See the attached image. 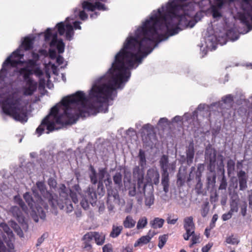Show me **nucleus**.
<instances>
[{
    "label": "nucleus",
    "mask_w": 252,
    "mask_h": 252,
    "mask_svg": "<svg viewBox=\"0 0 252 252\" xmlns=\"http://www.w3.org/2000/svg\"><path fill=\"white\" fill-rule=\"evenodd\" d=\"M38 56V54L34 53L32 51V67L35 64V62H34L33 59L37 58ZM34 74L36 75L40 78H40L41 76H42L43 74L42 71L40 69H39V68H36L35 69H33V68L32 67V74Z\"/></svg>",
    "instance_id": "nucleus-32"
},
{
    "label": "nucleus",
    "mask_w": 252,
    "mask_h": 252,
    "mask_svg": "<svg viewBox=\"0 0 252 252\" xmlns=\"http://www.w3.org/2000/svg\"><path fill=\"white\" fill-rule=\"evenodd\" d=\"M240 208V214L242 216L245 217L247 214V203L245 201H241L239 204Z\"/></svg>",
    "instance_id": "nucleus-42"
},
{
    "label": "nucleus",
    "mask_w": 252,
    "mask_h": 252,
    "mask_svg": "<svg viewBox=\"0 0 252 252\" xmlns=\"http://www.w3.org/2000/svg\"><path fill=\"white\" fill-rule=\"evenodd\" d=\"M58 30V32L60 35H63L66 30V25L64 24V22H61L58 23L56 27Z\"/></svg>",
    "instance_id": "nucleus-36"
},
{
    "label": "nucleus",
    "mask_w": 252,
    "mask_h": 252,
    "mask_svg": "<svg viewBox=\"0 0 252 252\" xmlns=\"http://www.w3.org/2000/svg\"><path fill=\"white\" fill-rule=\"evenodd\" d=\"M105 174V171L104 169H101L99 171L98 173V190H100L101 192H99V194L103 195L105 192V189L103 187L102 180L104 177Z\"/></svg>",
    "instance_id": "nucleus-22"
},
{
    "label": "nucleus",
    "mask_w": 252,
    "mask_h": 252,
    "mask_svg": "<svg viewBox=\"0 0 252 252\" xmlns=\"http://www.w3.org/2000/svg\"><path fill=\"white\" fill-rule=\"evenodd\" d=\"M136 194V189L135 185H133L132 187L128 189V195L130 196H134Z\"/></svg>",
    "instance_id": "nucleus-56"
},
{
    "label": "nucleus",
    "mask_w": 252,
    "mask_h": 252,
    "mask_svg": "<svg viewBox=\"0 0 252 252\" xmlns=\"http://www.w3.org/2000/svg\"><path fill=\"white\" fill-rule=\"evenodd\" d=\"M194 0L186 4H178L175 0L169 1L165 13L162 12L163 7L162 10L158 9L157 12L137 29L134 37L126 38L105 76L108 78L107 83L94 86L91 89V98H94L91 102V107H101L116 88L128 81L130 76L128 67L132 68L135 64L141 63L143 58L150 54L158 43L168 36L179 32V27L171 28L174 25H182L183 20L186 21V16L194 15L195 5L199 4L201 0Z\"/></svg>",
    "instance_id": "nucleus-1"
},
{
    "label": "nucleus",
    "mask_w": 252,
    "mask_h": 252,
    "mask_svg": "<svg viewBox=\"0 0 252 252\" xmlns=\"http://www.w3.org/2000/svg\"><path fill=\"white\" fill-rule=\"evenodd\" d=\"M152 237V236L149 235L143 236L134 243V246L136 247L140 244H147L150 241Z\"/></svg>",
    "instance_id": "nucleus-30"
},
{
    "label": "nucleus",
    "mask_w": 252,
    "mask_h": 252,
    "mask_svg": "<svg viewBox=\"0 0 252 252\" xmlns=\"http://www.w3.org/2000/svg\"><path fill=\"white\" fill-rule=\"evenodd\" d=\"M63 58L61 56L58 55L56 58V62L59 65H61L63 63Z\"/></svg>",
    "instance_id": "nucleus-63"
},
{
    "label": "nucleus",
    "mask_w": 252,
    "mask_h": 252,
    "mask_svg": "<svg viewBox=\"0 0 252 252\" xmlns=\"http://www.w3.org/2000/svg\"><path fill=\"white\" fill-rule=\"evenodd\" d=\"M222 101L225 104H231L233 102V97L231 94L227 95L222 98Z\"/></svg>",
    "instance_id": "nucleus-47"
},
{
    "label": "nucleus",
    "mask_w": 252,
    "mask_h": 252,
    "mask_svg": "<svg viewBox=\"0 0 252 252\" xmlns=\"http://www.w3.org/2000/svg\"><path fill=\"white\" fill-rule=\"evenodd\" d=\"M235 162L233 160L230 159L227 162V171L228 175L233 173L235 170Z\"/></svg>",
    "instance_id": "nucleus-34"
},
{
    "label": "nucleus",
    "mask_w": 252,
    "mask_h": 252,
    "mask_svg": "<svg viewBox=\"0 0 252 252\" xmlns=\"http://www.w3.org/2000/svg\"><path fill=\"white\" fill-rule=\"evenodd\" d=\"M45 79L44 78H39L38 85L37 84V87L39 91L42 94V95L44 94V92L45 91Z\"/></svg>",
    "instance_id": "nucleus-39"
},
{
    "label": "nucleus",
    "mask_w": 252,
    "mask_h": 252,
    "mask_svg": "<svg viewBox=\"0 0 252 252\" xmlns=\"http://www.w3.org/2000/svg\"><path fill=\"white\" fill-rule=\"evenodd\" d=\"M69 197L71 198L72 201L76 204L78 202L77 195L76 192L70 190Z\"/></svg>",
    "instance_id": "nucleus-52"
},
{
    "label": "nucleus",
    "mask_w": 252,
    "mask_h": 252,
    "mask_svg": "<svg viewBox=\"0 0 252 252\" xmlns=\"http://www.w3.org/2000/svg\"><path fill=\"white\" fill-rule=\"evenodd\" d=\"M48 234L47 233H43L42 236L39 238L37 240V243L36 244V246L38 247L40 246L44 241L45 239L48 237Z\"/></svg>",
    "instance_id": "nucleus-57"
},
{
    "label": "nucleus",
    "mask_w": 252,
    "mask_h": 252,
    "mask_svg": "<svg viewBox=\"0 0 252 252\" xmlns=\"http://www.w3.org/2000/svg\"><path fill=\"white\" fill-rule=\"evenodd\" d=\"M124 227L126 228H132L134 227L136 221L131 216H127L123 221Z\"/></svg>",
    "instance_id": "nucleus-23"
},
{
    "label": "nucleus",
    "mask_w": 252,
    "mask_h": 252,
    "mask_svg": "<svg viewBox=\"0 0 252 252\" xmlns=\"http://www.w3.org/2000/svg\"><path fill=\"white\" fill-rule=\"evenodd\" d=\"M10 212L19 222L24 221V217L20 208L16 206H12L10 209Z\"/></svg>",
    "instance_id": "nucleus-19"
},
{
    "label": "nucleus",
    "mask_w": 252,
    "mask_h": 252,
    "mask_svg": "<svg viewBox=\"0 0 252 252\" xmlns=\"http://www.w3.org/2000/svg\"><path fill=\"white\" fill-rule=\"evenodd\" d=\"M65 38L67 40L70 41L72 39L74 35L73 26L70 24H66Z\"/></svg>",
    "instance_id": "nucleus-26"
},
{
    "label": "nucleus",
    "mask_w": 252,
    "mask_h": 252,
    "mask_svg": "<svg viewBox=\"0 0 252 252\" xmlns=\"http://www.w3.org/2000/svg\"><path fill=\"white\" fill-rule=\"evenodd\" d=\"M123 229V226L122 225L117 226L113 225L112 230L110 233V237L115 238H117L121 233Z\"/></svg>",
    "instance_id": "nucleus-24"
},
{
    "label": "nucleus",
    "mask_w": 252,
    "mask_h": 252,
    "mask_svg": "<svg viewBox=\"0 0 252 252\" xmlns=\"http://www.w3.org/2000/svg\"><path fill=\"white\" fill-rule=\"evenodd\" d=\"M15 200L17 202L18 204L19 205L20 207L22 208V210L25 213H28V207L25 204L23 201L20 199V198H18L17 199V197H15Z\"/></svg>",
    "instance_id": "nucleus-46"
},
{
    "label": "nucleus",
    "mask_w": 252,
    "mask_h": 252,
    "mask_svg": "<svg viewBox=\"0 0 252 252\" xmlns=\"http://www.w3.org/2000/svg\"><path fill=\"white\" fill-rule=\"evenodd\" d=\"M187 178V173L185 172H181L180 171L177 174V184L179 187L184 185Z\"/></svg>",
    "instance_id": "nucleus-27"
},
{
    "label": "nucleus",
    "mask_w": 252,
    "mask_h": 252,
    "mask_svg": "<svg viewBox=\"0 0 252 252\" xmlns=\"http://www.w3.org/2000/svg\"><path fill=\"white\" fill-rule=\"evenodd\" d=\"M183 224L186 232L183 236L185 240L188 241L191 237V235L194 233L195 230V225L193 222V217L192 216L186 217L184 219Z\"/></svg>",
    "instance_id": "nucleus-9"
},
{
    "label": "nucleus",
    "mask_w": 252,
    "mask_h": 252,
    "mask_svg": "<svg viewBox=\"0 0 252 252\" xmlns=\"http://www.w3.org/2000/svg\"><path fill=\"white\" fill-rule=\"evenodd\" d=\"M240 241L236 237H234V235H232L229 237H227L226 239V242L227 244L231 245H237L239 243Z\"/></svg>",
    "instance_id": "nucleus-41"
},
{
    "label": "nucleus",
    "mask_w": 252,
    "mask_h": 252,
    "mask_svg": "<svg viewBox=\"0 0 252 252\" xmlns=\"http://www.w3.org/2000/svg\"><path fill=\"white\" fill-rule=\"evenodd\" d=\"M194 147L193 143H190L186 151V160L187 164L190 166L192 163L194 157Z\"/></svg>",
    "instance_id": "nucleus-15"
},
{
    "label": "nucleus",
    "mask_w": 252,
    "mask_h": 252,
    "mask_svg": "<svg viewBox=\"0 0 252 252\" xmlns=\"http://www.w3.org/2000/svg\"><path fill=\"white\" fill-rule=\"evenodd\" d=\"M115 185V190H120L123 187L122 175L120 172H117L113 177Z\"/></svg>",
    "instance_id": "nucleus-20"
},
{
    "label": "nucleus",
    "mask_w": 252,
    "mask_h": 252,
    "mask_svg": "<svg viewBox=\"0 0 252 252\" xmlns=\"http://www.w3.org/2000/svg\"><path fill=\"white\" fill-rule=\"evenodd\" d=\"M217 151L214 148H206L205 158L209 161L208 169L213 171L215 169L216 162Z\"/></svg>",
    "instance_id": "nucleus-10"
},
{
    "label": "nucleus",
    "mask_w": 252,
    "mask_h": 252,
    "mask_svg": "<svg viewBox=\"0 0 252 252\" xmlns=\"http://www.w3.org/2000/svg\"><path fill=\"white\" fill-rule=\"evenodd\" d=\"M191 244L189 245L190 248L192 247L193 245L199 242L200 234L195 233L194 231V233L191 235Z\"/></svg>",
    "instance_id": "nucleus-40"
},
{
    "label": "nucleus",
    "mask_w": 252,
    "mask_h": 252,
    "mask_svg": "<svg viewBox=\"0 0 252 252\" xmlns=\"http://www.w3.org/2000/svg\"><path fill=\"white\" fill-rule=\"evenodd\" d=\"M146 180L149 183L158 185L159 182V174L158 171L155 168H150L147 170Z\"/></svg>",
    "instance_id": "nucleus-11"
},
{
    "label": "nucleus",
    "mask_w": 252,
    "mask_h": 252,
    "mask_svg": "<svg viewBox=\"0 0 252 252\" xmlns=\"http://www.w3.org/2000/svg\"><path fill=\"white\" fill-rule=\"evenodd\" d=\"M232 212L229 211L227 213L224 214L221 216V219L223 221H226L229 220L232 216Z\"/></svg>",
    "instance_id": "nucleus-59"
},
{
    "label": "nucleus",
    "mask_w": 252,
    "mask_h": 252,
    "mask_svg": "<svg viewBox=\"0 0 252 252\" xmlns=\"http://www.w3.org/2000/svg\"><path fill=\"white\" fill-rule=\"evenodd\" d=\"M209 211V203L206 202L202 206L201 210V214L203 218L206 217Z\"/></svg>",
    "instance_id": "nucleus-45"
},
{
    "label": "nucleus",
    "mask_w": 252,
    "mask_h": 252,
    "mask_svg": "<svg viewBox=\"0 0 252 252\" xmlns=\"http://www.w3.org/2000/svg\"><path fill=\"white\" fill-rule=\"evenodd\" d=\"M82 8L84 10L94 11L95 10L94 3L93 4L88 0L84 1L82 3Z\"/></svg>",
    "instance_id": "nucleus-33"
},
{
    "label": "nucleus",
    "mask_w": 252,
    "mask_h": 252,
    "mask_svg": "<svg viewBox=\"0 0 252 252\" xmlns=\"http://www.w3.org/2000/svg\"><path fill=\"white\" fill-rule=\"evenodd\" d=\"M161 169V182L163 186V190L165 193L169 191V173L173 172L176 168V163H169L168 156L163 155L160 158L159 161Z\"/></svg>",
    "instance_id": "nucleus-3"
},
{
    "label": "nucleus",
    "mask_w": 252,
    "mask_h": 252,
    "mask_svg": "<svg viewBox=\"0 0 252 252\" xmlns=\"http://www.w3.org/2000/svg\"><path fill=\"white\" fill-rule=\"evenodd\" d=\"M94 8H95V10L96 9L99 10H106L105 5L100 2H98V1L95 2L94 3Z\"/></svg>",
    "instance_id": "nucleus-54"
},
{
    "label": "nucleus",
    "mask_w": 252,
    "mask_h": 252,
    "mask_svg": "<svg viewBox=\"0 0 252 252\" xmlns=\"http://www.w3.org/2000/svg\"><path fill=\"white\" fill-rule=\"evenodd\" d=\"M239 20L243 24L245 25L248 28L251 27L249 21L245 14L241 13L239 15Z\"/></svg>",
    "instance_id": "nucleus-44"
},
{
    "label": "nucleus",
    "mask_w": 252,
    "mask_h": 252,
    "mask_svg": "<svg viewBox=\"0 0 252 252\" xmlns=\"http://www.w3.org/2000/svg\"><path fill=\"white\" fill-rule=\"evenodd\" d=\"M213 246V243H209L205 246L202 248L201 251L202 252H208Z\"/></svg>",
    "instance_id": "nucleus-60"
},
{
    "label": "nucleus",
    "mask_w": 252,
    "mask_h": 252,
    "mask_svg": "<svg viewBox=\"0 0 252 252\" xmlns=\"http://www.w3.org/2000/svg\"><path fill=\"white\" fill-rule=\"evenodd\" d=\"M238 177L239 184V189L244 190L247 188V177L246 172L243 170H240L238 173Z\"/></svg>",
    "instance_id": "nucleus-17"
},
{
    "label": "nucleus",
    "mask_w": 252,
    "mask_h": 252,
    "mask_svg": "<svg viewBox=\"0 0 252 252\" xmlns=\"http://www.w3.org/2000/svg\"><path fill=\"white\" fill-rule=\"evenodd\" d=\"M168 238V234H163L159 236L158 246L160 249H161L163 247L167 241Z\"/></svg>",
    "instance_id": "nucleus-37"
},
{
    "label": "nucleus",
    "mask_w": 252,
    "mask_h": 252,
    "mask_svg": "<svg viewBox=\"0 0 252 252\" xmlns=\"http://www.w3.org/2000/svg\"><path fill=\"white\" fill-rule=\"evenodd\" d=\"M32 195H34L36 202L34 201V207L32 204V219L35 221L38 222V216L42 220H44L46 217V214L43 208L47 209L48 205L42 199L41 196L37 195L36 191L32 189ZM33 199H32V202Z\"/></svg>",
    "instance_id": "nucleus-4"
},
{
    "label": "nucleus",
    "mask_w": 252,
    "mask_h": 252,
    "mask_svg": "<svg viewBox=\"0 0 252 252\" xmlns=\"http://www.w3.org/2000/svg\"><path fill=\"white\" fill-rule=\"evenodd\" d=\"M89 201L86 198L82 199L80 202V204L84 210H87L89 208Z\"/></svg>",
    "instance_id": "nucleus-49"
},
{
    "label": "nucleus",
    "mask_w": 252,
    "mask_h": 252,
    "mask_svg": "<svg viewBox=\"0 0 252 252\" xmlns=\"http://www.w3.org/2000/svg\"><path fill=\"white\" fill-rule=\"evenodd\" d=\"M52 29L48 28L44 33V39L45 41H49L52 38L50 42V46L52 48L56 47L59 54L64 52L65 44L62 39H58V33L57 32L52 33Z\"/></svg>",
    "instance_id": "nucleus-5"
},
{
    "label": "nucleus",
    "mask_w": 252,
    "mask_h": 252,
    "mask_svg": "<svg viewBox=\"0 0 252 252\" xmlns=\"http://www.w3.org/2000/svg\"><path fill=\"white\" fill-rule=\"evenodd\" d=\"M57 200L59 202L62 204V205L63 206V208H61L58 206H57L55 207H52L53 208H56L57 207H59L61 210L65 208L66 212L67 213L71 212L73 211V207L72 206L70 198H69L67 194H66L65 196L59 199H58V197Z\"/></svg>",
    "instance_id": "nucleus-12"
},
{
    "label": "nucleus",
    "mask_w": 252,
    "mask_h": 252,
    "mask_svg": "<svg viewBox=\"0 0 252 252\" xmlns=\"http://www.w3.org/2000/svg\"><path fill=\"white\" fill-rule=\"evenodd\" d=\"M225 1L224 0H215L214 6L218 9H221L224 4Z\"/></svg>",
    "instance_id": "nucleus-55"
},
{
    "label": "nucleus",
    "mask_w": 252,
    "mask_h": 252,
    "mask_svg": "<svg viewBox=\"0 0 252 252\" xmlns=\"http://www.w3.org/2000/svg\"><path fill=\"white\" fill-rule=\"evenodd\" d=\"M138 157L139 158V164L142 168L144 169L146 165V159L145 152L141 149L139 150Z\"/></svg>",
    "instance_id": "nucleus-28"
},
{
    "label": "nucleus",
    "mask_w": 252,
    "mask_h": 252,
    "mask_svg": "<svg viewBox=\"0 0 252 252\" xmlns=\"http://www.w3.org/2000/svg\"><path fill=\"white\" fill-rule=\"evenodd\" d=\"M141 137L143 143L149 146L153 143L156 139V134L153 126L147 124L144 125L142 127Z\"/></svg>",
    "instance_id": "nucleus-8"
},
{
    "label": "nucleus",
    "mask_w": 252,
    "mask_h": 252,
    "mask_svg": "<svg viewBox=\"0 0 252 252\" xmlns=\"http://www.w3.org/2000/svg\"><path fill=\"white\" fill-rule=\"evenodd\" d=\"M104 182L107 191V205L109 211H112L114 208V203L118 199L119 195L118 191L115 190L112 188V182L110 178H107Z\"/></svg>",
    "instance_id": "nucleus-7"
},
{
    "label": "nucleus",
    "mask_w": 252,
    "mask_h": 252,
    "mask_svg": "<svg viewBox=\"0 0 252 252\" xmlns=\"http://www.w3.org/2000/svg\"><path fill=\"white\" fill-rule=\"evenodd\" d=\"M155 200L154 195L152 193H148L145 196V204L148 208L154 204Z\"/></svg>",
    "instance_id": "nucleus-31"
},
{
    "label": "nucleus",
    "mask_w": 252,
    "mask_h": 252,
    "mask_svg": "<svg viewBox=\"0 0 252 252\" xmlns=\"http://www.w3.org/2000/svg\"><path fill=\"white\" fill-rule=\"evenodd\" d=\"M212 15L214 18L220 17L221 16L220 12L219 11V9L217 8L216 7H212Z\"/></svg>",
    "instance_id": "nucleus-50"
},
{
    "label": "nucleus",
    "mask_w": 252,
    "mask_h": 252,
    "mask_svg": "<svg viewBox=\"0 0 252 252\" xmlns=\"http://www.w3.org/2000/svg\"><path fill=\"white\" fill-rule=\"evenodd\" d=\"M36 186L40 194L42 196L47 199L52 207H55L58 206L61 208H63V206L57 200L58 196L55 193H52L46 189V186L42 182H38Z\"/></svg>",
    "instance_id": "nucleus-6"
},
{
    "label": "nucleus",
    "mask_w": 252,
    "mask_h": 252,
    "mask_svg": "<svg viewBox=\"0 0 252 252\" xmlns=\"http://www.w3.org/2000/svg\"><path fill=\"white\" fill-rule=\"evenodd\" d=\"M178 220V218L177 217L172 218L171 216H169L166 219L167 223L169 224H175Z\"/></svg>",
    "instance_id": "nucleus-51"
},
{
    "label": "nucleus",
    "mask_w": 252,
    "mask_h": 252,
    "mask_svg": "<svg viewBox=\"0 0 252 252\" xmlns=\"http://www.w3.org/2000/svg\"><path fill=\"white\" fill-rule=\"evenodd\" d=\"M89 232L92 237V240L93 239L94 240L95 243L97 245L102 246L104 244L105 241V235L104 234L97 231H91Z\"/></svg>",
    "instance_id": "nucleus-16"
},
{
    "label": "nucleus",
    "mask_w": 252,
    "mask_h": 252,
    "mask_svg": "<svg viewBox=\"0 0 252 252\" xmlns=\"http://www.w3.org/2000/svg\"><path fill=\"white\" fill-rule=\"evenodd\" d=\"M83 241L82 244V248L85 251L90 252L93 249L92 245V237L90 235V233H86L82 238Z\"/></svg>",
    "instance_id": "nucleus-14"
},
{
    "label": "nucleus",
    "mask_w": 252,
    "mask_h": 252,
    "mask_svg": "<svg viewBox=\"0 0 252 252\" xmlns=\"http://www.w3.org/2000/svg\"><path fill=\"white\" fill-rule=\"evenodd\" d=\"M91 173L90 175L91 182L93 184H96L97 182V174L95 169L91 167Z\"/></svg>",
    "instance_id": "nucleus-43"
},
{
    "label": "nucleus",
    "mask_w": 252,
    "mask_h": 252,
    "mask_svg": "<svg viewBox=\"0 0 252 252\" xmlns=\"http://www.w3.org/2000/svg\"><path fill=\"white\" fill-rule=\"evenodd\" d=\"M31 48L32 37L29 35L24 39L19 48L7 57L0 71V79L2 78L3 80V75L7 73L9 69H12V75H16L20 80L26 83L27 87L23 93L25 95H32V60H29L28 63H25L21 60L24 56L23 50L27 51ZM7 93V87L0 82V105H2L3 113L16 121L26 122L28 119L27 108L22 105L19 98L12 94L9 95L5 99H1Z\"/></svg>",
    "instance_id": "nucleus-2"
},
{
    "label": "nucleus",
    "mask_w": 252,
    "mask_h": 252,
    "mask_svg": "<svg viewBox=\"0 0 252 252\" xmlns=\"http://www.w3.org/2000/svg\"><path fill=\"white\" fill-rule=\"evenodd\" d=\"M85 198L89 201V203L93 206L95 204L97 201V195L94 189L90 187L88 188Z\"/></svg>",
    "instance_id": "nucleus-18"
},
{
    "label": "nucleus",
    "mask_w": 252,
    "mask_h": 252,
    "mask_svg": "<svg viewBox=\"0 0 252 252\" xmlns=\"http://www.w3.org/2000/svg\"><path fill=\"white\" fill-rule=\"evenodd\" d=\"M144 169L140 168L139 166H136L133 169V175L135 178L137 179V185L139 188H141L143 184L144 180Z\"/></svg>",
    "instance_id": "nucleus-13"
},
{
    "label": "nucleus",
    "mask_w": 252,
    "mask_h": 252,
    "mask_svg": "<svg viewBox=\"0 0 252 252\" xmlns=\"http://www.w3.org/2000/svg\"><path fill=\"white\" fill-rule=\"evenodd\" d=\"M112 251L113 248L111 244H107L102 247V252H112Z\"/></svg>",
    "instance_id": "nucleus-58"
},
{
    "label": "nucleus",
    "mask_w": 252,
    "mask_h": 252,
    "mask_svg": "<svg viewBox=\"0 0 252 252\" xmlns=\"http://www.w3.org/2000/svg\"><path fill=\"white\" fill-rule=\"evenodd\" d=\"M122 252H133V247L132 246H127L123 249Z\"/></svg>",
    "instance_id": "nucleus-64"
},
{
    "label": "nucleus",
    "mask_w": 252,
    "mask_h": 252,
    "mask_svg": "<svg viewBox=\"0 0 252 252\" xmlns=\"http://www.w3.org/2000/svg\"><path fill=\"white\" fill-rule=\"evenodd\" d=\"M24 198L28 203L29 207L32 208V196L29 192H27L24 194Z\"/></svg>",
    "instance_id": "nucleus-48"
},
{
    "label": "nucleus",
    "mask_w": 252,
    "mask_h": 252,
    "mask_svg": "<svg viewBox=\"0 0 252 252\" xmlns=\"http://www.w3.org/2000/svg\"><path fill=\"white\" fill-rule=\"evenodd\" d=\"M196 22L194 21L190 20L189 21H188L187 19L186 18V21L185 23V21L184 20L182 21V25H174L173 26V28H171V29L172 28H175V27H179V32L181 30H182L183 29L186 28L188 27H189L190 28H192L196 24Z\"/></svg>",
    "instance_id": "nucleus-25"
},
{
    "label": "nucleus",
    "mask_w": 252,
    "mask_h": 252,
    "mask_svg": "<svg viewBox=\"0 0 252 252\" xmlns=\"http://www.w3.org/2000/svg\"><path fill=\"white\" fill-rule=\"evenodd\" d=\"M48 185L49 186L54 188L56 186L57 182L54 179L50 178L48 180Z\"/></svg>",
    "instance_id": "nucleus-62"
},
{
    "label": "nucleus",
    "mask_w": 252,
    "mask_h": 252,
    "mask_svg": "<svg viewBox=\"0 0 252 252\" xmlns=\"http://www.w3.org/2000/svg\"><path fill=\"white\" fill-rule=\"evenodd\" d=\"M164 222V219L157 217L150 221V225L154 229L160 228L163 226Z\"/></svg>",
    "instance_id": "nucleus-21"
},
{
    "label": "nucleus",
    "mask_w": 252,
    "mask_h": 252,
    "mask_svg": "<svg viewBox=\"0 0 252 252\" xmlns=\"http://www.w3.org/2000/svg\"><path fill=\"white\" fill-rule=\"evenodd\" d=\"M227 186L226 180L224 176L221 179L220 185L219 186V189H225Z\"/></svg>",
    "instance_id": "nucleus-53"
},
{
    "label": "nucleus",
    "mask_w": 252,
    "mask_h": 252,
    "mask_svg": "<svg viewBox=\"0 0 252 252\" xmlns=\"http://www.w3.org/2000/svg\"><path fill=\"white\" fill-rule=\"evenodd\" d=\"M79 16L81 20L84 21L88 19V14L84 11L81 10L79 11Z\"/></svg>",
    "instance_id": "nucleus-61"
},
{
    "label": "nucleus",
    "mask_w": 252,
    "mask_h": 252,
    "mask_svg": "<svg viewBox=\"0 0 252 252\" xmlns=\"http://www.w3.org/2000/svg\"><path fill=\"white\" fill-rule=\"evenodd\" d=\"M148 223L147 219L145 217H142L138 220L136 228L137 229H143L146 227Z\"/></svg>",
    "instance_id": "nucleus-35"
},
{
    "label": "nucleus",
    "mask_w": 252,
    "mask_h": 252,
    "mask_svg": "<svg viewBox=\"0 0 252 252\" xmlns=\"http://www.w3.org/2000/svg\"><path fill=\"white\" fill-rule=\"evenodd\" d=\"M241 202L239 198L232 199L230 202V209L229 211L232 213L237 212L239 210V204Z\"/></svg>",
    "instance_id": "nucleus-29"
},
{
    "label": "nucleus",
    "mask_w": 252,
    "mask_h": 252,
    "mask_svg": "<svg viewBox=\"0 0 252 252\" xmlns=\"http://www.w3.org/2000/svg\"><path fill=\"white\" fill-rule=\"evenodd\" d=\"M0 227L2 228L3 230L5 232L9 237L13 236V232L8 225L5 223H1Z\"/></svg>",
    "instance_id": "nucleus-38"
}]
</instances>
